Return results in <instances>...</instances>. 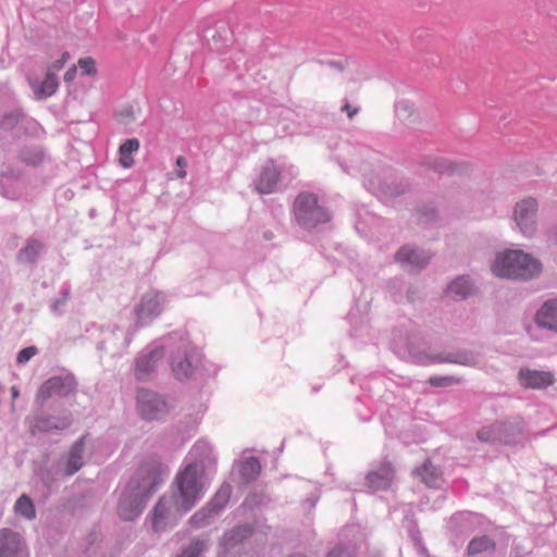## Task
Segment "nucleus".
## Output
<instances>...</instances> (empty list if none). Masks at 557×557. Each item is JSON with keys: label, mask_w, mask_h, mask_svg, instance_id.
Wrapping results in <instances>:
<instances>
[{"label": "nucleus", "mask_w": 557, "mask_h": 557, "mask_svg": "<svg viewBox=\"0 0 557 557\" xmlns=\"http://www.w3.org/2000/svg\"><path fill=\"white\" fill-rule=\"evenodd\" d=\"M11 394H12L13 398H17L18 397V389H17V387L12 386L11 387Z\"/></svg>", "instance_id": "nucleus-44"}, {"label": "nucleus", "mask_w": 557, "mask_h": 557, "mask_svg": "<svg viewBox=\"0 0 557 557\" xmlns=\"http://www.w3.org/2000/svg\"><path fill=\"white\" fill-rule=\"evenodd\" d=\"M211 451L210 447L205 444V443H197L194 447H193V454L195 456H199V455H202V454H209Z\"/></svg>", "instance_id": "nucleus-39"}, {"label": "nucleus", "mask_w": 557, "mask_h": 557, "mask_svg": "<svg viewBox=\"0 0 557 557\" xmlns=\"http://www.w3.org/2000/svg\"><path fill=\"white\" fill-rule=\"evenodd\" d=\"M59 87V78L58 75H50L46 73L45 79L34 86V94L36 99L42 100L50 96H52Z\"/></svg>", "instance_id": "nucleus-16"}, {"label": "nucleus", "mask_w": 557, "mask_h": 557, "mask_svg": "<svg viewBox=\"0 0 557 557\" xmlns=\"http://www.w3.org/2000/svg\"><path fill=\"white\" fill-rule=\"evenodd\" d=\"M537 207V201L532 197L522 199L515 207V221L525 236H532L536 232Z\"/></svg>", "instance_id": "nucleus-5"}, {"label": "nucleus", "mask_w": 557, "mask_h": 557, "mask_svg": "<svg viewBox=\"0 0 557 557\" xmlns=\"http://www.w3.org/2000/svg\"><path fill=\"white\" fill-rule=\"evenodd\" d=\"M161 473L160 465L153 466L151 470L146 467L139 469V474H146L147 478H143V482L136 485L131 483L129 493L123 496L119 506V515L122 519L133 520L140 515L145 502L158 485Z\"/></svg>", "instance_id": "nucleus-1"}, {"label": "nucleus", "mask_w": 557, "mask_h": 557, "mask_svg": "<svg viewBox=\"0 0 557 557\" xmlns=\"http://www.w3.org/2000/svg\"><path fill=\"white\" fill-rule=\"evenodd\" d=\"M83 450H84V438L77 441L70 449L67 461L65 465V473L67 475L74 474L83 466Z\"/></svg>", "instance_id": "nucleus-15"}, {"label": "nucleus", "mask_w": 557, "mask_h": 557, "mask_svg": "<svg viewBox=\"0 0 557 557\" xmlns=\"http://www.w3.org/2000/svg\"><path fill=\"white\" fill-rule=\"evenodd\" d=\"M503 431L502 425H491L483 428L478 432V437L482 442H496L500 441V434Z\"/></svg>", "instance_id": "nucleus-26"}, {"label": "nucleus", "mask_w": 557, "mask_h": 557, "mask_svg": "<svg viewBox=\"0 0 557 557\" xmlns=\"http://www.w3.org/2000/svg\"><path fill=\"white\" fill-rule=\"evenodd\" d=\"M76 66L75 65H72L71 67H69L66 70V72L64 73V82L66 83H71L74 81L75 76H76Z\"/></svg>", "instance_id": "nucleus-42"}, {"label": "nucleus", "mask_w": 557, "mask_h": 557, "mask_svg": "<svg viewBox=\"0 0 557 557\" xmlns=\"http://www.w3.org/2000/svg\"><path fill=\"white\" fill-rule=\"evenodd\" d=\"M250 534H251V528L244 525V527H239V528L231 531L230 533H226L223 536V541H224L225 545H233L237 542H240L242 540L249 536Z\"/></svg>", "instance_id": "nucleus-25"}, {"label": "nucleus", "mask_w": 557, "mask_h": 557, "mask_svg": "<svg viewBox=\"0 0 557 557\" xmlns=\"http://www.w3.org/2000/svg\"><path fill=\"white\" fill-rule=\"evenodd\" d=\"M77 64L84 75L95 76L97 74L96 62L91 57L81 58Z\"/></svg>", "instance_id": "nucleus-30"}, {"label": "nucleus", "mask_w": 557, "mask_h": 557, "mask_svg": "<svg viewBox=\"0 0 557 557\" xmlns=\"http://www.w3.org/2000/svg\"><path fill=\"white\" fill-rule=\"evenodd\" d=\"M164 356L163 349L158 348L138 358L135 374L138 380H146L156 370L158 361Z\"/></svg>", "instance_id": "nucleus-10"}, {"label": "nucleus", "mask_w": 557, "mask_h": 557, "mask_svg": "<svg viewBox=\"0 0 557 557\" xmlns=\"http://www.w3.org/2000/svg\"><path fill=\"white\" fill-rule=\"evenodd\" d=\"M21 117H22V114L18 111L7 114L1 121V127L4 129H10L18 123Z\"/></svg>", "instance_id": "nucleus-33"}, {"label": "nucleus", "mask_w": 557, "mask_h": 557, "mask_svg": "<svg viewBox=\"0 0 557 557\" xmlns=\"http://www.w3.org/2000/svg\"><path fill=\"white\" fill-rule=\"evenodd\" d=\"M281 172L272 160L267 161L256 181V189L259 194H271L275 190Z\"/></svg>", "instance_id": "nucleus-8"}, {"label": "nucleus", "mask_w": 557, "mask_h": 557, "mask_svg": "<svg viewBox=\"0 0 557 557\" xmlns=\"http://www.w3.org/2000/svg\"><path fill=\"white\" fill-rule=\"evenodd\" d=\"M206 548V544L201 541L193 542L177 557H198Z\"/></svg>", "instance_id": "nucleus-32"}, {"label": "nucleus", "mask_w": 557, "mask_h": 557, "mask_svg": "<svg viewBox=\"0 0 557 557\" xmlns=\"http://www.w3.org/2000/svg\"><path fill=\"white\" fill-rule=\"evenodd\" d=\"M137 401L140 414L146 419H158L166 410L165 403L149 391H138Z\"/></svg>", "instance_id": "nucleus-6"}, {"label": "nucleus", "mask_w": 557, "mask_h": 557, "mask_svg": "<svg viewBox=\"0 0 557 557\" xmlns=\"http://www.w3.org/2000/svg\"><path fill=\"white\" fill-rule=\"evenodd\" d=\"M327 557H352V554L345 548L336 547L332 552H330Z\"/></svg>", "instance_id": "nucleus-40"}, {"label": "nucleus", "mask_w": 557, "mask_h": 557, "mask_svg": "<svg viewBox=\"0 0 557 557\" xmlns=\"http://www.w3.org/2000/svg\"><path fill=\"white\" fill-rule=\"evenodd\" d=\"M159 311V302L156 297H144L138 309V317L139 319H143L145 314L156 315Z\"/></svg>", "instance_id": "nucleus-23"}, {"label": "nucleus", "mask_w": 557, "mask_h": 557, "mask_svg": "<svg viewBox=\"0 0 557 557\" xmlns=\"http://www.w3.org/2000/svg\"><path fill=\"white\" fill-rule=\"evenodd\" d=\"M37 354V348L34 346L26 347L22 349L16 357V362L22 364L27 362L29 359H32Z\"/></svg>", "instance_id": "nucleus-35"}, {"label": "nucleus", "mask_w": 557, "mask_h": 557, "mask_svg": "<svg viewBox=\"0 0 557 557\" xmlns=\"http://www.w3.org/2000/svg\"><path fill=\"white\" fill-rule=\"evenodd\" d=\"M21 536L10 530L0 532V557H11L21 548Z\"/></svg>", "instance_id": "nucleus-13"}, {"label": "nucleus", "mask_w": 557, "mask_h": 557, "mask_svg": "<svg viewBox=\"0 0 557 557\" xmlns=\"http://www.w3.org/2000/svg\"><path fill=\"white\" fill-rule=\"evenodd\" d=\"M519 384L523 388L542 389L555 383V376L549 371L521 369L518 373Z\"/></svg>", "instance_id": "nucleus-7"}, {"label": "nucleus", "mask_w": 557, "mask_h": 557, "mask_svg": "<svg viewBox=\"0 0 557 557\" xmlns=\"http://www.w3.org/2000/svg\"><path fill=\"white\" fill-rule=\"evenodd\" d=\"M42 245L38 240H30L27 246L21 251V257L27 261H33L41 250Z\"/></svg>", "instance_id": "nucleus-27"}, {"label": "nucleus", "mask_w": 557, "mask_h": 557, "mask_svg": "<svg viewBox=\"0 0 557 557\" xmlns=\"http://www.w3.org/2000/svg\"><path fill=\"white\" fill-rule=\"evenodd\" d=\"M206 548V544L201 541L193 542L177 557H198Z\"/></svg>", "instance_id": "nucleus-31"}, {"label": "nucleus", "mask_w": 557, "mask_h": 557, "mask_svg": "<svg viewBox=\"0 0 557 557\" xmlns=\"http://www.w3.org/2000/svg\"><path fill=\"white\" fill-rule=\"evenodd\" d=\"M191 363L184 357L172 362V371L176 379L183 380L191 374Z\"/></svg>", "instance_id": "nucleus-24"}, {"label": "nucleus", "mask_w": 557, "mask_h": 557, "mask_svg": "<svg viewBox=\"0 0 557 557\" xmlns=\"http://www.w3.org/2000/svg\"><path fill=\"white\" fill-rule=\"evenodd\" d=\"M207 517L208 516H207L206 510H201V511L196 512L191 517L190 521H191V523H194L196 525H201Z\"/></svg>", "instance_id": "nucleus-41"}, {"label": "nucleus", "mask_w": 557, "mask_h": 557, "mask_svg": "<svg viewBox=\"0 0 557 557\" xmlns=\"http://www.w3.org/2000/svg\"><path fill=\"white\" fill-rule=\"evenodd\" d=\"M173 500L172 498L162 497L153 510V519H152V525L156 531H159L162 529L161 527V520L169 513L171 507H172Z\"/></svg>", "instance_id": "nucleus-21"}, {"label": "nucleus", "mask_w": 557, "mask_h": 557, "mask_svg": "<svg viewBox=\"0 0 557 557\" xmlns=\"http://www.w3.org/2000/svg\"><path fill=\"white\" fill-rule=\"evenodd\" d=\"M176 166L178 168L177 171L175 172V175L177 178H185L186 177V166H187V161L184 157H178L176 159Z\"/></svg>", "instance_id": "nucleus-37"}, {"label": "nucleus", "mask_w": 557, "mask_h": 557, "mask_svg": "<svg viewBox=\"0 0 557 557\" xmlns=\"http://www.w3.org/2000/svg\"><path fill=\"white\" fill-rule=\"evenodd\" d=\"M176 484L180 498L175 506L177 510L188 511L195 506L202 491V484L198 480L197 466L195 463L187 465L176 476Z\"/></svg>", "instance_id": "nucleus-4"}, {"label": "nucleus", "mask_w": 557, "mask_h": 557, "mask_svg": "<svg viewBox=\"0 0 557 557\" xmlns=\"http://www.w3.org/2000/svg\"><path fill=\"white\" fill-rule=\"evenodd\" d=\"M494 549H495L494 541L491 537L483 535V536L474 537L473 540L470 541L468 548H467V553H468V555L473 556V555H478V554H481L484 552H492Z\"/></svg>", "instance_id": "nucleus-20"}, {"label": "nucleus", "mask_w": 557, "mask_h": 557, "mask_svg": "<svg viewBox=\"0 0 557 557\" xmlns=\"http://www.w3.org/2000/svg\"><path fill=\"white\" fill-rule=\"evenodd\" d=\"M35 428H36V429H38L39 431H49V430H51V429H59V426H58V425H53V426H51V425H50V424H48V422H47V421H45V420H39V421L37 422V424L35 425Z\"/></svg>", "instance_id": "nucleus-43"}, {"label": "nucleus", "mask_w": 557, "mask_h": 557, "mask_svg": "<svg viewBox=\"0 0 557 557\" xmlns=\"http://www.w3.org/2000/svg\"><path fill=\"white\" fill-rule=\"evenodd\" d=\"M70 59V53L67 51H64L59 59L54 60L48 65L46 73L50 75H58V72H60L64 67V65L69 62Z\"/></svg>", "instance_id": "nucleus-29"}, {"label": "nucleus", "mask_w": 557, "mask_h": 557, "mask_svg": "<svg viewBox=\"0 0 557 557\" xmlns=\"http://www.w3.org/2000/svg\"><path fill=\"white\" fill-rule=\"evenodd\" d=\"M293 211L297 223L305 228H313L318 224L330 221L329 211L321 205L315 194L302 191L294 201Z\"/></svg>", "instance_id": "nucleus-3"}, {"label": "nucleus", "mask_w": 557, "mask_h": 557, "mask_svg": "<svg viewBox=\"0 0 557 557\" xmlns=\"http://www.w3.org/2000/svg\"><path fill=\"white\" fill-rule=\"evenodd\" d=\"M342 111L345 112L349 119H354L359 109L357 107H352L348 101H346L342 107Z\"/></svg>", "instance_id": "nucleus-38"}, {"label": "nucleus", "mask_w": 557, "mask_h": 557, "mask_svg": "<svg viewBox=\"0 0 557 557\" xmlns=\"http://www.w3.org/2000/svg\"><path fill=\"white\" fill-rule=\"evenodd\" d=\"M459 380L453 376H433L430 379V383L433 386H448L453 383H458Z\"/></svg>", "instance_id": "nucleus-36"}, {"label": "nucleus", "mask_w": 557, "mask_h": 557, "mask_svg": "<svg viewBox=\"0 0 557 557\" xmlns=\"http://www.w3.org/2000/svg\"><path fill=\"white\" fill-rule=\"evenodd\" d=\"M15 512L26 519H34L36 516L35 507L30 498L23 494L15 503Z\"/></svg>", "instance_id": "nucleus-22"}, {"label": "nucleus", "mask_w": 557, "mask_h": 557, "mask_svg": "<svg viewBox=\"0 0 557 557\" xmlns=\"http://www.w3.org/2000/svg\"><path fill=\"white\" fill-rule=\"evenodd\" d=\"M472 293V285L469 280L461 276L453 281L447 289L446 295L453 299H463Z\"/></svg>", "instance_id": "nucleus-17"}, {"label": "nucleus", "mask_w": 557, "mask_h": 557, "mask_svg": "<svg viewBox=\"0 0 557 557\" xmlns=\"http://www.w3.org/2000/svg\"><path fill=\"white\" fill-rule=\"evenodd\" d=\"M418 475L430 487H436L442 482L440 470L430 461H425L418 470Z\"/></svg>", "instance_id": "nucleus-18"}, {"label": "nucleus", "mask_w": 557, "mask_h": 557, "mask_svg": "<svg viewBox=\"0 0 557 557\" xmlns=\"http://www.w3.org/2000/svg\"><path fill=\"white\" fill-rule=\"evenodd\" d=\"M260 472V463L257 458H249L242 465V473L248 478H255Z\"/></svg>", "instance_id": "nucleus-28"}, {"label": "nucleus", "mask_w": 557, "mask_h": 557, "mask_svg": "<svg viewBox=\"0 0 557 557\" xmlns=\"http://www.w3.org/2000/svg\"><path fill=\"white\" fill-rule=\"evenodd\" d=\"M66 386V380L58 376L51 377L41 385L37 393V398L40 401H46L53 395H65L67 393Z\"/></svg>", "instance_id": "nucleus-11"}, {"label": "nucleus", "mask_w": 557, "mask_h": 557, "mask_svg": "<svg viewBox=\"0 0 557 557\" xmlns=\"http://www.w3.org/2000/svg\"><path fill=\"white\" fill-rule=\"evenodd\" d=\"M230 494H231V487L230 486H223L219 490V492L216 493L214 499H213V505L214 506H219V507H223L228 498H230Z\"/></svg>", "instance_id": "nucleus-34"}, {"label": "nucleus", "mask_w": 557, "mask_h": 557, "mask_svg": "<svg viewBox=\"0 0 557 557\" xmlns=\"http://www.w3.org/2000/svg\"><path fill=\"white\" fill-rule=\"evenodd\" d=\"M394 468L389 462L382 463L367 476L368 486L373 491L386 490L394 480Z\"/></svg>", "instance_id": "nucleus-9"}, {"label": "nucleus", "mask_w": 557, "mask_h": 557, "mask_svg": "<svg viewBox=\"0 0 557 557\" xmlns=\"http://www.w3.org/2000/svg\"><path fill=\"white\" fill-rule=\"evenodd\" d=\"M396 260L400 263H407L411 268H422L429 262L430 257L421 255L416 249L405 246L398 250Z\"/></svg>", "instance_id": "nucleus-14"}, {"label": "nucleus", "mask_w": 557, "mask_h": 557, "mask_svg": "<svg viewBox=\"0 0 557 557\" xmlns=\"http://www.w3.org/2000/svg\"><path fill=\"white\" fill-rule=\"evenodd\" d=\"M541 270V262L521 250H509L499 255L492 268L493 273L497 276L522 280L536 276Z\"/></svg>", "instance_id": "nucleus-2"}, {"label": "nucleus", "mask_w": 557, "mask_h": 557, "mask_svg": "<svg viewBox=\"0 0 557 557\" xmlns=\"http://www.w3.org/2000/svg\"><path fill=\"white\" fill-rule=\"evenodd\" d=\"M539 325L557 332V300L546 301L536 314Z\"/></svg>", "instance_id": "nucleus-12"}, {"label": "nucleus", "mask_w": 557, "mask_h": 557, "mask_svg": "<svg viewBox=\"0 0 557 557\" xmlns=\"http://www.w3.org/2000/svg\"><path fill=\"white\" fill-rule=\"evenodd\" d=\"M139 140L137 138L127 139L120 146V163L123 168L128 169L134 164L132 153L138 151Z\"/></svg>", "instance_id": "nucleus-19"}]
</instances>
